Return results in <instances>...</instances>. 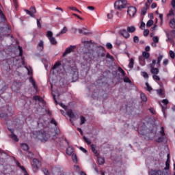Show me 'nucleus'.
Wrapping results in <instances>:
<instances>
[{
	"mask_svg": "<svg viewBox=\"0 0 175 175\" xmlns=\"http://www.w3.org/2000/svg\"><path fill=\"white\" fill-rule=\"evenodd\" d=\"M13 116H14V111L9 105H5L0 108V118H3V120L8 121Z\"/></svg>",
	"mask_w": 175,
	"mask_h": 175,
	"instance_id": "1",
	"label": "nucleus"
},
{
	"mask_svg": "<svg viewBox=\"0 0 175 175\" xmlns=\"http://www.w3.org/2000/svg\"><path fill=\"white\" fill-rule=\"evenodd\" d=\"M37 137L43 143V142H47L50 139V134L47 133L44 130H41L38 132Z\"/></svg>",
	"mask_w": 175,
	"mask_h": 175,
	"instance_id": "2",
	"label": "nucleus"
},
{
	"mask_svg": "<svg viewBox=\"0 0 175 175\" xmlns=\"http://www.w3.org/2000/svg\"><path fill=\"white\" fill-rule=\"evenodd\" d=\"M128 5L126 0H118L114 3V8L116 10H122Z\"/></svg>",
	"mask_w": 175,
	"mask_h": 175,
	"instance_id": "3",
	"label": "nucleus"
},
{
	"mask_svg": "<svg viewBox=\"0 0 175 175\" xmlns=\"http://www.w3.org/2000/svg\"><path fill=\"white\" fill-rule=\"evenodd\" d=\"M156 64H157V60L153 59L152 61V63L149 64V66L150 68V72L154 75H158V73H159V69L158 68H155Z\"/></svg>",
	"mask_w": 175,
	"mask_h": 175,
	"instance_id": "4",
	"label": "nucleus"
},
{
	"mask_svg": "<svg viewBox=\"0 0 175 175\" xmlns=\"http://www.w3.org/2000/svg\"><path fill=\"white\" fill-rule=\"evenodd\" d=\"M161 109H162V112L164 116V117H166V109H167V104L169 103V100L167 99H163L161 103V101L159 102ZM163 103V105H162Z\"/></svg>",
	"mask_w": 175,
	"mask_h": 175,
	"instance_id": "5",
	"label": "nucleus"
},
{
	"mask_svg": "<svg viewBox=\"0 0 175 175\" xmlns=\"http://www.w3.org/2000/svg\"><path fill=\"white\" fill-rule=\"evenodd\" d=\"M46 36L48 37V39L49 40L51 44H53V46H55V44H57V40H55V38L53 37V31H48Z\"/></svg>",
	"mask_w": 175,
	"mask_h": 175,
	"instance_id": "6",
	"label": "nucleus"
},
{
	"mask_svg": "<svg viewBox=\"0 0 175 175\" xmlns=\"http://www.w3.org/2000/svg\"><path fill=\"white\" fill-rule=\"evenodd\" d=\"M136 12H137V10L135 7L131 6L128 8L127 14L130 16V17H135Z\"/></svg>",
	"mask_w": 175,
	"mask_h": 175,
	"instance_id": "7",
	"label": "nucleus"
},
{
	"mask_svg": "<svg viewBox=\"0 0 175 175\" xmlns=\"http://www.w3.org/2000/svg\"><path fill=\"white\" fill-rule=\"evenodd\" d=\"M119 33L124 38V39H129L131 34H129V32L128 30L124 29L119 31Z\"/></svg>",
	"mask_w": 175,
	"mask_h": 175,
	"instance_id": "8",
	"label": "nucleus"
},
{
	"mask_svg": "<svg viewBox=\"0 0 175 175\" xmlns=\"http://www.w3.org/2000/svg\"><path fill=\"white\" fill-rule=\"evenodd\" d=\"M75 49H76V46H70L69 47H68L64 53H63V57H66V55H68V54H70V53H72L73 50H75Z\"/></svg>",
	"mask_w": 175,
	"mask_h": 175,
	"instance_id": "9",
	"label": "nucleus"
},
{
	"mask_svg": "<svg viewBox=\"0 0 175 175\" xmlns=\"http://www.w3.org/2000/svg\"><path fill=\"white\" fill-rule=\"evenodd\" d=\"M32 166L33 172H36L39 167H38V164L39 163V160L38 159H33L32 160Z\"/></svg>",
	"mask_w": 175,
	"mask_h": 175,
	"instance_id": "10",
	"label": "nucleus"
},
{
	"mask_svg": "<svg viewBox=\"0 0 175 175\" xmlns=\"http://www.w3.org/2000/svg\"><path fill=\"white\" fill-rule=\"evenodd\" d=\"M90 148H91L92 152L94 154L95 157H99V152H98V150H96V145L94 144H91Z\"/></svg>",
	"mask_w": 175,
	"mask_h": 175,
	"instance_id": "11",
	"label": "nucleus"
},
{
	"mask_svg": "<svg viewBox=\"0 0 175 175\" xmlns=\"http://www.w3.org/2000/svg\"><path fill=\"white\" fill-rule=\"evenodd\" d=\"M37 49H38V50H39V51H43V50L44 49V44L43 42V40L40 41V42L38 43V44L37 46Z\"/></svg>",
	"mask_w": 175,
	"mask_h": 175,
	"instance_id": "12",
	"label": "nucleus"
},
{
	"mask_svg": "<svg viewBox=\"0 0 175 175\" xmlns=\"http://www.w3.org/2000/svg\"><path fill=\"white\" fill-rule=\"evenodd\" d=\"M75 151V149L73 148V146H68V148H66V152L67 155H72Z\"/></svg>",
	"mask_w": 175,
	"mask_h": 175,
	"instance_id": "13",
	"label": "nucleus"
},
{
	"mask_svg": "<svg viewBox=\"0 0 175 175\" xmlns=\"http://www.w3.org/2000/svg\"><path fill=\"white\" fill-rule=\"evenodd\" d=\"M6 90H8V85L3 83L2 88L0 89L1 95H2V94H5V92H6Z\"/></svg>",
	"mask_w": 175,
	"mask_h": 175,
	"instance_id": "14",
	"label": "nucleus"
},
{
	"mask_svg": "<svg viewBox=\"0 0 175 175\" xmlns=\"http://www.w3.org/2000/svg\"><path fill=\"white\" fill-rule=\"evenodd\" d=\"M165 139H166V137L160 136L157 139H155V142L156 143H163Z\"/></svg>",
	"mask_w": 175,
	"mask_h": 175,
	"instance_id": "15",
	"label": "nucleus"
},
{
	"mask_svg": "<svg viewBox=\"0 0 175 175\" xmlns=\"http://www.w3.org/2000/svg\"><path fill=\"white\" fill-rule=\"evenodd\" d=\"M162 58H163V55H159V57H157V68H159L161 66V61H162Z\"/></svg>",
	"mask_w": 175,
	"mask_h": 175,
	"instance_id": "16",
	"label": "nucleus"
},
{
	"mask_svg": "<svg viewBox=\"0 0 175 175\" xmlns=\"http://www.w3.org/2000/svg\"><path fill=\"white\" fill-rule=\"evenodd\" d=\"M85 29H86L85 28L79 29V33H83V35H91V34H92V32L83 31H85Z\"/></svg>",
	"mask_w": 175,
	"mask_h": 175,
	"instance_id": "17",
	"label": "nucleus"
},
{
	"mask_svg": "<svg viewBox=\"0 0 175 175\" xmlns=\"http://www.w3.org/2000/svg\"><path fill=\"white\" fill-rule=\"evenodd\" d=\"M67 116H68V117H70V118H75L76 116L75 115V113H73V111H72V109H70L67 111Z\"/></svg>",
	"mask_w": 175,
	"mask_h": 175,
	"instance_id": "18",
	"label": "nucleus"
},
{
	"mask_svg": "<svg viewBox=\"0 0 175 175\" xmlns=\"http://www.w3.org/2000/svg\"><path fill=\"white\" fill-rule=\"evenodd\" d=\"M9 137H10L12 140H14V142H18V137H17V135L16 134H10L8 135Z\"/></svg>",
	"mask_w": 175,
	"mask_h": 175,
	"instance_id": "19",
	"label": "nucleus"
},
{
	"mask_svg": "<svg viewBox=\"0 0 175 175\" xmlns=\"http://www.w3.org/2000/svg\"><path fill=\"white\" fill-rule=\"evenodd\" d=\"M33 100H38V102H42V103H44V100L38 95L33 96Z\"/></svg>",
	"mask_w": 175,
	"mask_h": 175,
	"instance_id": "20",
	"label": "nucleus"
},
{
	"mask_svg": "<svg viewBox=\"0 0 175 175\" xmlns=\"http://www.w3.org/2000/svg\"><path fill=\"white\" fill-rule=\"evenodd\" d=\"M157 93L161 98H165V93H163V89H159L157 90Z\"/></svg>",
	"mask_w": 175,
	"mask_h": 175,
	"instance_id": "21",
	"label": "nucleus"
},
{
	"mask_svg": "<svg viewBox=\"0 0 175 175\" xmlns=\"http://www.w3.org/2000/svg\"><path fill=\"white\" fill-rule=\"evenodd\" d=\"M21 147L24 151H28L29 150V146L27 144H21Z\"/></svg>",
	"mask_w": 175,
	"mask_h": 175,
	"instance_id": "22",
	"label": "nucleus"
},
{
	"mask_svg": "<svg viewBox=\"0 0 175 175\" xmlns=\"http://www.w3.org/2000/svg\"><path fill=\"white\" fill-rule=\"evenodd\" d=\"M170 27L172 29H175V18H172L170 21Z\"/></svg>",
	"mask_w": 175,
	"mask_h": 175,
	"instance_id": "23",
	"label": "nucleus"
},
{
	"mask_svg": "<svg viewBox=\"0 0 175 175\" xmlns=\"http://www.w3.org/2000/svg\"><path fill=\"white\" fill-rule=\"evenodd\" d=\"M97 157H98V165H104L105 164V158L99 157V156Z\"/></svg>",
	"mask_w": 175,
	"mask_h": 175,
	"instance_id": "24",
	"label": "nucleus"
},
{
	"mask_svg": "<svg viewBox=\"0 0 175 175\" xmlns=\"http://www.w3.org/2000/svg\"><path fill=\"white\" fill-rule=\"evenodd\" d=\"M127 31L130 33H133V32H135V31H136V27H135V26L128 27H127Z\"/></svg>",
	"mask_w": 175,
	"mask_h": 175,
	"instance_id": "25",
	"label": "nucleus"
},
{
	"mask_svg": "<svg viewBox=\"0 0 175 175\" xmlns=\"http://www.w3.org/2000/svg\"><path fill=\"white\" fill-rule=\"evenodd\" d=\"M169 169H170V159H167L165 162V167L164 170H169Z\"/></svg>",
	"mask_w": 175,
	"mask_h": 175,
	"instance_id": "26",
	"label": "nucleus"
},
{
	"mask_svg": "<svg viewBox=\"0 0 175 175\" xmlns=\"http://www.w3.org/2000/svg\"><path fill=\"white\" fill-rule=\"evenodd\" d=\"M142 57L146 59H148V58H150V53L148 52L144 51L142 53Z\"/></svg>",
	"mask_w": 175,
	"mask_h": 175,
	"instance_id": "27",
	"label": "nucleus"
},
{
	"mask_svg": "<svg viewBox=\"0 0 175 175\" xmlns=\"http://www.w3.org/2000/svg\"><path fill=\"white\" fill-rule=\"evenodd\" d=\"M159 133H160L161 136L166 137V133H165V129L163 128V126L161 127V131H160Z\"/></svg>",
	"mask_w": 175,
	"mask_h": 175,
	"instance_id": "28",
	"label": "nucleus"
},
{
	"mask_svg": "<svg viewBox=\"0 0 175 175\" xmlns=\"http://www.w3.org/2000/svg\"><path fill=\"white\" fill-rule=\"evenodd\" d=\"M139 61L140 64H142V65L146 64V59L143 56L139 57Z\"/></svg>",
	"mask_w": 175,
	"mask_h": 175,
	"instance_id": "29",
	"label": "nucleus"
},
{
	"mask_svg": "<svg viewBox=\"0 0 175 175\" xmlns=\"http://www.w3.org/2000/svg\"><path fill=\"white\" fill-rule=\"evenodd\" d=\"M141 99L143 100V102H147V96L144 93H142L141 95Z\"/></svg>",
	"mask_w": 175,
	"mask_h": 175,
	"instance_id": "30",
	"label": "nucleus"
},
{
	"mask_svg": "<svg viewBox=\"0 0 175 175\" xmlns=\"http://www.w3.org/2000/svg\"><path fill=\"white\" fill-rule=\"evenodd\" d=\"M59 66H61V62H57L53 65L52 69H57V68H59Z\"/></svg>",
	"mask_w": 175,
	"mask_h": 175,
	"instance_id": "31",
	"label": "nucleus"
},
{
	"mask_svg": "<svg viewBox=\"0 0 175 175\" xmlns=\"http://www.w3.org/2000/svg\"><path fill=\"white\" fill-rule=\"evenodd\" d=\"M72 160L73 161V162H75V163H77V155H76V154L73 153L72 154Z\"/></svg>",
	"mask_w": 175,
	"mask_h": 175,
	"instance_id": "32",
	"label": "nucleus"
},
{
	"mask_svg": "<svg viewBox=\"0 0 175 175\" xmlns=\"http://www.w3.org/2000/svg\"><path fill=\"white\" fill-rule=\"evenodd\" d=\"M80 120H81L80 125H83V124H85V121H86L85 117L81 116L80 117Z\"/></svg>",
	"mask_w": 175,
	"mask_h": 175,
	"instance_id": "33",
	"label": "nucleus"
},
{
	"mask_svg": "<svg viewBox=\"0 0 175 175\" xmlns=\"http://www.w3.org/2000/svg\"><path fill=\"white\" fill-rule=\"evenodd\" d=\"M154 24V21L152 20H149L147 23H146V27H148V28H150V27H152V25H153Z\"/></svg>",
	"mask_w": 175,
	"mask_h": 175,
	"instance_id": "34",
	"label": "nucleus"
},
{
	"mask_svg": "<svg viewBox=\"0 0 175 175\" xmlns=\"http://www.w3.org/2000/svg\"><path fill=\"white\" fill-rule=\"evenodd\" d=\"M41 20H42V18L36 19V21H37V27L39 29L42 28V23H40Z\"/></svg>",
	"mask_w": 175,
	"mask_h": 175,
	"instance_id": "35",
	"label": "nucleus"
},
{
	"mask_svg": "<svg viewBox=\"0 0 175 175\" xmlns=\"http://www.w3.org/2000/svg\"><path fill=\"white\" fill-rule=\"evenodd\" d=\"M25 12L27 14H29V16H30V17H35V14H33V13L30 11V10H25Z\"/></svg>",
	"mask_w": 175,
	"mask_h": 175,
	"instance_id": "36",
	"label": "nucleus"
},
{
	"mask_svg": "<svg viewBox=\"0 0 175 175\" xmlns=\"http://www.w3.org/2000/svg\"><path fill=\"white\" fill-rule=\"evenodd\" d=\"M135 64V62L133 61V58H131L130 59V62H129V68H130L131 69H132V68H133V65Z\"/></svg>",
	"mask_w": 175,
	"mask_h": 175,
	"instance_id": "37",
	"label": "nucleus"
},
{
	"mask_svg": "<svg viewBox=\"0 0 175 175\" xmlns=\"http://www.w3.org/2000/svg\"><path fill=\"white\" fill-rule=\"evenodd\" d=\"M0 18H1V20H6V16H5V14H3L2 10H0Z\"/></svg>",
	"mask_w": 175,
	"mask_h": 175,
	"instance_id": "38",
	"label": "nucleus"
},
{
	"mask_svg": "<svg viewBox=\"0 0 175 175\" xmlns=\"http://www.w3.org/2000/svg\"><path fill=\"white\" fill-rule=\"evenodd\" d=\"M66 32H68V28L66 26H64V28L61 30L60 33L64 35V33H66Z\"/></svg>",
	"mask_w": 175,
	"mask_h": 175,
	"instance_id": "39",
	"label": "nucleus"
},
{
	"mask_svg": "<svg viewBox=\"0 0 175 175\" xmlns=\"http://www.w3.org/2000/svg\"><path fill=\"white\" fill-rule=\"evenodd\" d=\"M118 70L121 73V76L124 77V76H125V71H124V69H122L121 67H119Z\"/></svg>",
	"mask_w": 175,
	"mask_h": 175,
	"instance_id": "40",
	"label": "nucleus"
},
{
	"mask_svg": "<svg viewBox=\"0 0 175 175\" xmlns=\"http://www.w3.org/2000/svg\"><path fill=\"white\" fill-rule=\"evenodd\" d=\"M29 10H30L31 12L33 13V14H36V8L34 6H31L29 8Z\"/></svg>",
	"mask_w": 175,
	"mask_h": 175,
	"instance_id": "41",
	"label": "nucleus"
},
{
	"mask_svg": "<svg viewBox=\"0 0 175 175\" xmlns=\"http://www.w3.org/2000/svg\"><path fill=\"white\" fill-rule=\"evenodd\" d=\"M147 10H148L147 8H143L142 9L141 14H142V16H146V14H147Z\"/></svg>",
	"mask_w": 175,
	"mask_h": 175,
	"instance_id": "42",
	"label": "nucleus"
},
{
	"mask_svg": "<svg viewBox=\"0 0 175 175\" xmlns=\"http://www.w3.org/2000/svg\"><path fill=\"white\" fill-rule=\"evenodd\" d=\"M146 86L147 88V91H148L149 92H151V91H152V88L150 86V84H148V83H146Z\"/></svg>",
	"mask_w": 175,
	"mask_h": 175,
	"instance_id": "43",
	"label": "nucleus"
},
{
	"mask_svg": "<svg viewBox=\"0 0 175 175\" xmlns=\"http://www.w3.org/2000/svg\"><path fill=\"white\" fill-rule=\"evenodd\" d=\"M170 58H172V59H174L175 57V53L173 51H170Z\"/></svg>",
	"mask_w": 175,
	"mask_h": 175,
	"instance_id": "44",
	"label": "nucleus"
},
{
	"mask_svg": "<svg viewBox=\"0 0 175 175\" xmlns=\"http://www.w3.org/2000/svg\"><path fill=\"white\" fill-rule=\"evenodd\" d=\"M141 75L144 79H148V74L146 72H142Z\"/></svg>",
	"mask_w": 175,
	"mask_h": 175,
	"instance_id": "45",
	"label": "nucleus"
},
{
	"mask_svg": "<svg viewBox=\"0 0 175 175\" xmlns=\"http://www.w3.org/2000/svg\"><path fill=\"white\" fill-rule=\"evenodd\" d=\"M106 47L108 49V50H111V49H113V44H111L110 42H108L106 44Z\"/></svg>",
	"mask_w": 175,
	"mask_h": 175,
	"instance_id": "46",
	"label": "nucleus"
},
{
	"mask_svg": "<svg viewBox=\"0 0 175 175\" xmlns=\"http://www.w3.org/2000/svg\"><path fill=\"white\" fill-rule=\"evenodd\" d=\"M83 140L85 141L87 144H91V140L87 138L85 136H83Z\"/></svg>",
	"mask_w": 175,
	"mask_h": 175,
	"instance_id": "47",
	"label": "nucleus"
},
{
	"mask_svg": "<svg viewBox=\"0 0 175 175\" xmlns=\"http://www.w3.org/2000/svg\"><path fill=\"white\" fill-rule=\"evenodd\" d=\"M124 83H132V81H131V79L128 77H125L124 78Z\"/></svg>",
	"mask_w": 175,
	"mask_h": 175,
	"instance_id": "48",
	"label": "nucleus"
},
{
	"mask_svg": "<svg viewBox=\"0 0 175 175\" xmlns=\"http://www.w3.org/2000/svg\"><path fill=\"white\" fill-rule=\"evenodd\" d=\"M69 9L70 10H75V12H78V13H81V12H80V10H79L77 8L75 7H69Z\"/></svg>",
	"mask_w": 175,
	"mask_h": 175,
	"instance_id": "49",
	"label": "nucleus"
},
{
	"mask_svg": "<svg viewBox=\"0 0 175 175\" xmlns=\"http://www.w3.org/2000/svg\"><path fill=\"white\" fill-rule=\"evenodd\" d=\"M51 124H53V125H55V126L58 125V123L55 121V119H54V118L51 119Z\"/></svg>",
	"mask_w": 175,
	"mask_h": 175,
	"instance_id": "50",
	"label": "nucleus"
},
{
	"mask_svg": "<svg viewBox=\"0 0 175 175\" xmlns=\"http://www.w3.org/2000/svg\"><path fill=\"white\" fill-rule=\"evenodd\" d=\"M152 40L154 43H158L159 42V38L158 36H154L153 37Z\"/></svg>",
	"mask_w": 175,
	"mask_h": 175,
	"instance_id": "51",
	"label": "nucleus"
},
{
	"mask_svg": "<svg viewBox=\"0 0 175 175\" xmlns=\"http://www.w3.org/2000/svg\"><path fill=\"white\" fill-rule=\"evenodd\" d=\"M168 64H169V59H165L163 60V65L164 66H167V65H168Z\"/></svg>",
	"mask_w": 175,
	"mask_h": 175,
	"instance_id": "52",
	"label": "nucleus"
},
{
	"mask_svg": "<svg viewBox=\"0 0 175 175\" xmlns=\"http://www.w3.org/2000/svg\"><path fill=\"white\" fill-rule=\"evenodd\" d=\"M133 42H134V43H138L139 42V37L137 36H135L133 37Z\"/></svg>",
	"mask_w": 175,
	"mask_h": 175,
	"instance_id": "53",
	"label": "nucleus"
},
{
	"mask_svg": "<svg viewBox=\"0 0 175 175\" xmlns=\"http://www.w3.org/2000/svg\"><path fill=\"white\" fill-rule=\"evenodd\" d=\"M149 33H150V30L145 29L144 31V36H148Z\"/></svg>",
	"mask_w": 175,
	"mask_h": 175,
	"instance_id": "54",
	"label": "nucleus"
},
{
	"mask_svg": "<svg viewBox=\"0 0 175 175\" xmlns=\"http://www.w3.org/2000/svg\"><path fill=\"white\" fill-rule=\"evenodd\" d=\"M42 172L44 175H50V173L49 172V170L46 168L42 170Z\"/></svg>",
	"mask_w": 175,
	"mask_h": 175,
	"instance_id": "55",
	"label": "nucleus"
},
{
	"mask_svg": "<svg viewBox=\"0 0 175 175\" xmlns=\"http://www.w3.org/2000/svg\"><path fill=\"white\" fill-rule=\"evenodd\" d=\"M167 16H174V11H173L172 9L170 10L169 13L167 14Z\"/></svg>",
	"mask_w": 175,
	"mask_h": 175,
	"instance_id": "56",
	"label": "nucleus"
},
{
	"mask_svg": "<svg viewBox=\"0 0 175 175\" xmlns=\"http://www.w3.org/2000/svg\"><path fill=\"white\" fill-rule=\"evenodd\" d=\"M152 78L154 80H157V81H159L161 80V78H159L157 75H152Z\"/></svg>",
	"mask_w": 175,
	"mask_h": 175,
	"instance_id": "57",
	"label": "nucleus"
},
{
	"mask_svg": "<svg viewBox=\"0 0 175 175\" xmlns=\"http://www.w3.org/2000/svg\"><path fill=\"white\" fill-rule=\"evenodd\" d=\"M29 81L31 83V84H33V85H35V83H36V81H35V79H33V77H30Z\"/></svg>",
	"mask_w": 175,
	"mask_h": 175,
	"instance_id": "58",
	"label": "nucleus"
},
{
	"mask_svg": "<svg viewBox=\"0 0 175 175\" xmlns=\"http://www.w3.org/2000/svg\"><path fill=\"white\" fill-rule=\"evenodd\" d=\"M106 57L107 58H109L110 59H113L114 57H113V56H111V55H110V53H107L106 55Z\"/></svg>",
	"mask_w": 175,
	"mask_h": 175,
	"instance_id": "59",
	"label": "nucleus"
},
{
	"mask_svg": "<svg viewBox=\"0 0 175 175\" xmlns=\"http://www.w3.org/2000/svg\"><path fill=\"white\" fill-rule=\"evenodd\" d=\"M79 150H81V151H82L83 152H84L85 154H87L88 151L85 150V148H83V147H79Z\"/></svg>",
	"mask_w": 175,
	"mask_h": 175,
	"instance_id": "60",
	"label": "nucleus"
},
{
	"mask_svg": "<svg viewBox=\"0 0 175 175\" xmlns=\"http://www.w3.org/2000/svg\"><path fill=\"white\" fill-rule=\"evenodd\" d=\"M116 44L118 47H120V46H121V41L116 40Z\"/></svg>",
	"mask_w": 175,
	"mask_h": 175,
	"instance_id": "61",
	"label": "nucleus"
},
{
	"mask_svg": "<svg viewBox=\"0 0 175 175\" xmlns=\"http://www.w3.org/2000/svg\"><path fill=\"white\" fill-rule=\"evenodd\" d=\"M171 5L174 9H175V0H172Z\"/></svg>",
	"mask_w": 175,
	"mask_h": 175,
	"instance_id": "62",
	"label": "nucleus"
},
{
	"mask_svg": "<svg viewBox=\"0 0 175 175\" xmlns=\"http://www.w3.org/2000/svg\"><path fill=\"white\" fill-rule=\"evenodd\" d=\"M149 111L150 113H152V114H155V109H154V108H150Z\"/></svg>",
	"mask_w": 175,
	"mask_h": 175,
	"instance_id": "63",
	"label": "nucleus"
},
{
	"mask_svg": "<svg viewBox=\"0 0 175 175\" xmlns=\"http://www.w3.org/2000/svg\"><path fill=\"white\" fill-rule=\"evenodd\" d=\"M98 57H101L102 58H103V57H105V53L102 52V53H99L98 54Z\"/></svg>",
	"mask_w": 175,
	"mask_h": 175,
	"instance_id": "64",
	"label": "nucleus"
}]
</instances>
